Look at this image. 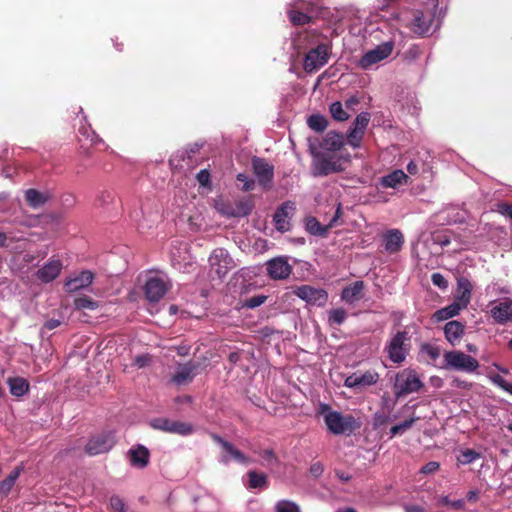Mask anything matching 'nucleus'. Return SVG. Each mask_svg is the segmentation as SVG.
<instances>
[{"label":"nucleus","mask_w":512,"mask_h":512,"mask_svg":"<svg viewBox=\"0 0 512 512\" xmlns=\"http://www.w3.org/2000/svg\"><path fill=\"white\" fill-rule=\"evenodd\" d=\"M432 240L441 247L448 246L451 243V233L448 231L434 233Z\"/></svg>","instance_id":"8fccbe9b"},{"label":"nucleus","mask_w":512,"mask_h":512,"mask_svg":"<svg viewBox=\"0 0 512 512\" xmlns=\"http://www.w3.org/2000/svg\"><path fill=\"white\" fill-rule=\"evenodd\" d=\"M201 501L203 502H207L208 504H210V508H204L200 505V509L203 511V512H208L209 510H212L214 508L217 507V501L214 497H212L211 495H205L201 498Z\"/></svg>","instance_id":"052dcab7"},{"label":"nucleus","mask_w":512,"mask_h":512,"mask_svg":"<svg viewBox=\"0 0 512 512\" xmlns=\"http://www.w3.org/2000/svg\"><path fill=\"white\" fill-rule=\"evenodd\" d=\"M492 317L499 323L512 321V301L504 300L491 309Z\"/></svg>","instance_id":"c756f323"},{"label":"nucleus","mask_w":512,"mask_h":512,"mask_svg":"<svg viewBox=\"0 0 512 512\" xmlns=\"http://www.w3.org/2000/svg\"><path fill=\"white\" fill-rule=\"evenodd\" d=\"M237 180L241 183H243V190L244 191H250L254 188V180L247 176L245 173H239L236 176Z\"/></svg>","instance_id":"5fc2aeb1"},{"label":"nucleus","mask_w":512,"mask_h":512,"mask_svg":"<svg viewBox=\"0 0 512 512\" xmlns=\"http://www.w3.org/2000/svg\"><path fill=\"white\" fill-rule=\"evenodd\" d=\"M199 365L196 363L188 362L183 365H179L176 369L175 374L172 377V381L176 385H183L193 380L196 375V370Z\"/></svg>","instance_id":"b1692460"},{"label":"nucleus","mask_w":512,"mask_h":512,"mask_svg":"<svg viewBox=\"0 0 512 512\" xmlns=\"http://www.w3.org/2000/svg\"><path fill=\"white\" fill-rule=\"evenodd\" d=\"M214 208L224 217H245L252 211L253 204L249 200H238L234 203L226 202L223 199L214 201Z\"/></svg>","instance_id":"0eeeda50"},{"label":"nucleus","mask_w":512,"mask_h":512,"mask_svg":"<svg viewBox=\"0 0 512 512\" xmlns=\"http://www.w3.org/2000/svg\"><path fill=\"white\" fill-rule=\"evenodd\" d=\"M23 470L24 467L21 464L17 466L3 481L0 482V494L7 495L11 491Z\"/></svg>","instance_id":"c9c22d12"},{"label":"nucleus","mask_w":512,"mask_h":512,"mask_svg":"<svg viewBox=\"0 0 512 512\" xmlns=\"http://www.w3.org/2000/svg\"><path fill=\"white\" fill-rule=\"evenodd\" d=\"M444 361L445 368L466 373H473L479 367V363L475 358L458 350L446 352L444 354Z\"/></svg>","instance_id":"423d86ee"},{"label":"nucleus","mask_w":512,"mask_h":512,"mask_svg":"<svg viewBox=\"0 0 512 512\" xmlns=\"http://www.w3.org/2000/svg\"><path fill=\"white\" fill-rule=\"evenodd\" d=\"M62 268V261L52 258L37 270L36 277L42 283H50L60 275Z\"/></svg>","instance_id":"4be33fe9"},{"label":"nucleus","mask_w":512,"mask_h":512,"mask_svg":"<svg viewBox=\"0 0 512 512\" xmlns=\"http://www.w3.org/2000/svg\"><path fill=\"white\" fill-rule=\"evenodd\" d=\"M439 503L442 504V505H450L454 509H459L460 510V509L464 508V501L463 500L459 499V500L451 501L448 496H441L439 498Z\"/></svg>","instance_id":"6e6d98bb"},{"label":"nucleus","mask_w":512,"mask_h":512,"mask_svg":"<svg viewBox=\"0 0 512 512\" xmlns=\"http://www.w3.org/2000/svg\"><path fill=\"white\" fill-rule=\"evenodd\" d=\"M197 180L201 185H203V186L207 185L210 180V174H209L208 170H206V169L200 170L197 173Z\"/></svg>","instance_id":"680f3d73"},{"label":"nucleus","mask_w":512,"mask_h":512,"mask_svg":"<svg viewBox=\"0 0 512 512\" xmlns=\"http://www.w3.org/2000/svg\"><path fill=\"white\" fill-rule=\"evenodd\" d=\"M339 212H340V208L338 207L335 217L332 219V221L330 222V224L328 226H322L320 224V222L314 217L307 218L306 223H305L306 230L312 235L324 236L327 233L328 228L332 226L333 222L338 217Z\"/></svg>","instance_id":"72a5a7b5"},{"label":"nucleus","mask_w":512,"mask_h":512,"mask_svg":"<svg viewBox=\"0 0 512 512\" xmlns=\"http://www.w3.org/2000/svg\"><path fill=\"white\" fill-rule=\"evenodd\" d=\"M424 386L418 373L413 369H404L395 376L393 392L396 399L419 392Z\"/></svg>","instance_id":"39448f33"},{"label":"nucleus","mask_w":512,"mask_h":512,"mask_svg":"<svg viewBox=\"0 0 512 512\" xmlns=\"http://www.w3.org/2000/svg\"><path fill=\"white\" fill-rule=\"evenodd\" d=\"M444 334L446 340L455 346L460 342V339L464 335V325L456 320L449 321L444 326Z\"/></svg>","instance_id":"cd10ccee"},{"label":"nucleus","mask_w":512,"mask_h":512,"mask_svg":"<svg viewBox=\"0 0 512 512\" xmlns=\"http://www.w3.org/2000/svg\"><path fill=\"white\" fill-rule=\"evenodd\" d=\"M408 176L404 173L403 170L396 169L391 173L383 176L379 180V184L383 188H393L396 189L399 186L405 184L407 182Z\"/></svg>","instance_id":"c85d7f7f"},{"label":"nucleus","mask_w":512,"mask_h":512,"mask_svg":"<svg viewBox=\"0 0 512 512\" xmlns=\"http://www.w3.org/2000/svg\"><path fill=\"white\" fill-rule=\"evenodd\" d=\"M147 361H148V358L146 356H138L135 359V364L139 368H141V367H144L146 365Z\"/></svg>","instance_id":"774afa93"},{"label":"nucleus","mask_w":512,"mask_h":512,"mask_svg":"<svg viewBox=\"0 0 512 512\" xmlns=\"http://www.w3.org/2000/svg\"><path fill=\"white\" fill-rule=\"evenodd\" d=\"M472 284L467 278H459L457 281V289L454 303L465 309L470 303Z\"/></svg>","instance_id":"393cba45"},{"label":"nucleus","mask_w":512,"mask_h":512,"mask_svg":"<svg viewBox=\"0 0 512 512\" xmlns=\"http://www.w3.org/2000/svg\"><path fill=\"white\" fill-rule=\"evenodd\" d=\"M329 111L333 119L337 121L343 122L350 117L349 113L343 108V104L339 101L333 102L329 107Z\"/></svg>","instance_id":"37998d69"},{"label":"nucleus","mask_w":512,"mask_h":512,"mask_svg":"<svg viewBox=\"0 0 512 512\" xmlns=\"http://www.w3.org/2000/svg\"><path fill=\"white\" fill-rule=\"evenodd\" d=\"M79 134L89 140L91 144H97L102 142V139L92 130L90 125H82L79 128Z\"/></svg>","instance_id":"de8ad7c7"},{"label":"nucleus","mask_w":512,"mask_h":512,"mask_svg":"<svg viewBox=\"0 0 512 512\" xmlns=\"http://www.w3.org/2000/svg\"><path fill=\"white\" fill-rule=\"evenodd\" d=\"M152 428L166 433L187 436L193 433L194 428L190 423L175 421L164 417L152 419L150 421Z\"/></svg>","instance_id":"6e6552de"},{"label":"nucleus","mask_w":512,"mask_h":512,"mask_svg":"<svg viewBox=\"0 0 512 512\" xmlns=\"http://www.w3.org/2000/svg\"><path fill=\"white\" fill-rule=\"evenodd\" d=\"M488 377L494 385L498 386L501 389L506 384V380L499 374H489Z\"/></svg>","instance_id":"0e129e2a"},{"label":"nucleus","mask_w":512,"mask_h":512,"mask_svg":"<svg viewBox=\"0 0 512 512\" xmlns=\"http://www.w3.org/2000/svg\"><path fill=\"white\" fill-rule=\"evenodd\" d=\"M99 307L97 301L89 296L83 295L74 300V308L76 310H96Z\"/></svg>","instance_id":"79ce46f5"},{"label":"nucleus","mask_w":512,"mask_h":512,"mask_svg":"<svg viewBox=\"0 0 512 512\" xmlns=\"http://www.w3.org/2000/svg\"><path fill=\"white\" fill-rule=\"evenodd\" d=\"M60 325V321L57 319H50L45 323V328L48 330H53Z\"/></svg>","instance_id":"338daca9"},{"label":"nucleus","mask_w":512,"mask_h":512,"mask_svg":"<svg viewBox=\"0 0 512 512\" xmlns=\"http://www.w3.org/2000/svg\"><path fill=\"white\" fill-rule=\"evenodd\" d=\"M411 350V335L406 330L392 331L384 346V353L394 364H402Z\"/></svg>","instance_id":"20e7f679"},{"label":"nucleus","mask_w":512,"mask_h":512,"mask_svg":"<svg viewBox=\"0 0 512 512\" xmlns=\"http://www.w3.org/2000/svg\"><path fill=\"white\" fill-rule=\"evenodd\" d=\"M172 265L179 271L188 272L193 266L192 258L188 253V245H183V253L179 249H173L171 252Z\"/></svg>","instance_id":"a878e982"},{"label":"nucleus","mask_w":512,"mask_h":512,"mask_svg":"<svg viewBox=\"0 0 512 512\" xmlns=\"http://www.w3.org/2000/svg\"><path fill=\"white\" fill-rule=\"evenodd\" d=\"M10 393L15 397H22L29 391V383L22 377H11L7 380Z\"/></svg>","instance_id":"f704fd0d"},{"label":"nucleus","mask_w":512,"mask_h":512,"mask_svg":"<svg viewBox=\"0 0 512 512\" xmlns=\"http://www.w3.org/2000/svg\"><path fill=\"white\" fill-rule=\"evenodd\" d=\"M329 48L326 44H318L315 48L310 49L304 59V70L311 73L320 69L328 62Z\"/></svg>","instance_id":"9b49d317"},{"label":"nucleus","mask_w":512,"mask_h":512,"mask_svg":"<svg viewBox=\"0 0 512 512\" xmlns=\"http://www.w3.org/2000/svg\"><path fill=\"white\" fill-rule=\"evenodd\" d=\"M405 512H426V510L419 505H405Z\"/></svg>","instance_id":"69168bd1"},{"label":"nucleus","mask_w":512,"mask_h":512,"mask_svg":"<svg viewBox=\"0 0 512 512\" xmlns=\"http://www.w3.org/2000/svg\"><path fill=\"white\" fill-rule=\"evenodd\" d=\"M295 212V204L291 201L284 202L275 212L273 221L275 227L280 232H286L290 230L291 219Z\"/></svg>","instance_id":"a211bd4d"},{"label":"nucleus","mask_w":512,"mask_h":512,"mask_svg":"<svg viewBox=\"0 0 512 512\" xmlns=\"http://www.w3.org/2000/svg\"><path fill=\"white\" fill-rule=\"evenodd\" d=\"M444 8L446 0H427L421 8L409 14L400 15L392 12L389 17H382L392 29L400 31L402 27H406L417 37H427L439 29Z\"/></svg>","instance_id":"f257e3e1"},{"label":"nucleus","mask_w":512,"mask_h":512,"mask_svg":"<svg viewBox=\"0 0 512 512\" xmlns=\"http://www.w3.org/2000/svg\"><path fill=\"white\" fill-rule=\"evenodd\" d=\"M363 289V281H356L342 290L341 299L349 304H353L362 298Z\"/></svg>","instance_id":"2f4dec72"},{"label":"nucleus","mask_w":512,"mask_h":512,"mask_svg":"<svg viewBox=\"0 0 512 512\" xmlns=\"http://www.w3.org/2000/svg\"><path fill=\"white\" fill-rule=\"evenodd\" d=\"M288 16L294 25H303L310 21V16L300 11L295 5L288 9Z\"/></svg>","instance_id":"58836bf2"},{"label":"nucleus","mask_w":512,"mask_h":512,"mask_svg":"<svg viewBox=\"0 0 512 512\" xmlns=\"http://www.w3.org/2000/svg\"><path fill=\"white\" fill-rule=\"evenodd\" d=\"M295 294L310 305L322 307L327 303L328 294L322 288L302 285L296 288Z\"/></svg>","instance_id":"4468645a"},{"label":"nucleus","mask_w":512,"mask_h":512,"mask_svg":"<svg viewBox=\"0 0 512 512\" xmlns=\"http://www.w3.org/2000/svg\"><path fill=\"white\" fill-rule=\"evenodd\" d=\"M347 318V312L343 308L332 309L328 312V323L331 326H339Z\"/></svg>","instance_id":"c03bdc74"},{"label":"nucleus","mask_w":512,"mask_h":512,"mask_svg":"<svg viewBox=\"0 0 512 512\" xmlns=\"http://www.w3.org/2000/svg\"><path fill=\"white\" fill-rule=\"evenodd\" d=\"M127 455L131 465L134 467L144 468L149 462V451L142 445H138L136 448H131Z\"/></svg>","instance_id":"7c9ffc66"},{"label":"nucleus","mask_w":512,"mask_h":512,"mask_svg":"<svg viewBox=\"0 0 512 512\" xmlns=\"http://www.w3.org/2000/svg\"><path fill=\"white\" fill-rule=\"evenodd\" d=\"M213 439L219 443L224 451V454L221 456L220 462L223 464H228L230 459H233L234 461L247 465L249 463V459L240 451L238 450L232 443L222 439L218 435H213Z\"/></svg>","instance_id":"aec40b11"},{"label":"nucleus","mask_w":512,"mask_h":512,"mask_svg":"<svg viewBox=\"0 0 512 512\" xmlns=\"http://www.w3.org/2000/svg\"><path fill=\"white\" fill-rule=\"evenodd\" d=\"M266 299L267 297L265 295H256L250 297L243 302V307H246L248 309H254L256 307L261 306L266 301Z\"/></svg>","instance_id":"603ef678"},{"label":"nucleus","mask_w":512,"mask_h":512,"mask_svg":"<svg viewBox=\"0 0 512 512\" xmlns=\"http://www.w3.org/2000/svg\"><path fill=\"white\" fill-rule=\"evenodd\" d=\"M115 444L113 433H103L92 437L86 444L85 451L91 456L108 452Z\"/></svg>","instance_id":"dca6fc26"},{"label":"nucleus","mask_w":512,"mask_h":512,"mask_svg":"<svg viewBox=\"0 0 512 512\" xmlns=\"http://www.w3.org/2000/svg\"><path fill=\"white\" fill-rule=\"evenodd\" d=\"M369 122L370 114L368 112H361L356 116L347 134V143L354 149L361 146Z\"/></svg>","instance_id":"f8f14e48"},{"label":"nucleus","mask_w":512,"mask_h":512,"mask_svg":"<svg viewBox=\"0 0 512 512\" xmlns=\"http://www.w3.org/2000/svg\"><path fill=\"white\" fill-rule=\"evenodd\" d=\"M252 166L259 185L264 189L271 188L274 177V167L264 159L258 157L252 160Z\"/></svg>","instance_id":"f3484780"},{"label":"nucleus","mask_w":512,"mask_h":512,"mask_svg":"<svg viewBox=\"0 0 512 512\" xmlns=\"http://www.w3.org/2000/svg\"><path fill=\"white\" fill-rule=\"evenodd\" d=\"M481 454L472 450L466 449L461 451L460 455L457 457V461L461 465H467L473 463L475 460L479 459Z\"/></svg>","instance_id":"49530a36"},{"label":"nucleus","mask_w":512,"mask_h":512,"mask_svg":"<svg viewBox=\"0 0 512 512\" xmlns=\"http://www.w3.org/2000/svg\"><path fill=\"white\" fill-rule=\"evenodd\" d=\"M274 512H302L301 507L294 501L281 499L274 505Z\"/></svg>","instance_id":"ea45409f"},{"label":"nucleus","mask_w":512,"mask_h":512,"mask_svg":"<svg viewBox=\"0 0 512 512\" xmlns=\"http://www.w3.org/2000/svg\"><path fill=\"white\" fill-rule=\"evenodd\" d=\"M250 489H263L267 486V476L264 473H256L255 471H249L247 473Z\"/></svg>","instance_id":"4c0bfd02"},{"label":"nucleus","mask_w":512,"mask_h":512,"mask_svg":"<svg viewBox=\"0 0 512 512\" xmlns=\"http://www.w3.org/2000/svg\"><path fill=\"white\" fill-rule=\"evenodd\" d=\"M461 310H462V308L458 304L453 302L450 305L437 310L433 314V319L438 322L445 321L447 319H450V318L458 315Z\"/></svg>","instance_id":"e433bc0d"},{"label":"nucleus","mask_w":512,"mask_h":512,"mask_svg":"<svg viewBox=\"0 0 512 512\" xmlns=\"http://www.w3.org/2000/svg\"><path fill=\"white\" fill-rule=\"evenodd\" d=\"M268 275L272 279H286L292 272V266L286 257L279 256L269 260L266 264Z\"/></svg>","instance_id":"412c9836"},{"label":"nucleus","mask_w":512,"mask_h":512,"mask_svg":"<svg viewBox=\"0 0 512 512\" xmlns=\"http://www.w3.org/2000/svg\"><path fill=\"white\" fill-rule=\"evenodd\" d=\"M431 281L435 286L439 287L442 290L448 287V281L441 273H433L431 276Z\"/></svg>","instance_id":"4d7b16f0"},{"label":"nucleus","mask_w":512,"mask_h":512,"mask_svg":"<svg viewBox=\"0 0 512 512\" xmlns=\"http://www.w3.org/2000/svg\"><path fill=\"white\" fill-rule=\"evenodd\" d=\"M439 467H440L439 462L430 461L421 468L420 472L423 474H432V473L436 472L439 469Z\"/></svg>","instance_id":"bf43d9fd"},{"label":"nucleus","mask_w":512,"mask_h":512,"mask_svg":"<svg viewBox=\"0 0 512 512\" xmlns=\"http://www.w3.org/2000/svg\"><path fill=\"white\" fill-rule=\"evenodd\" d=\"M419 418L418 417H412L410 419H407L397 425H394L393 427H391L390 429V434H391V437H394L396 435H401L403 434L405 431H407L408 429H410L412 427V425L418 420Z\"/></svg>","instance_id":"a18cd8bd"},{"label":"nucleus","mask_w":512,"mask_h":512,"mask_svg":"<svg viewBox=\"0 0 512 512\" xmlns=\"http://www.w3.org/2000/svg\"><path fill=\"white\" fill-rule=\"evenodd\" d=\"M109 507L112 512H125L127 509L124 500L117 495L111 496Z\"/></svg>","instance_id":"3c124183"},{"label":"nucleus","mask_w":512,"mask_h":512,"mask_svg":"<svg viewBox=\"0 0 512 512\" xmlns=\"http://www.w3.org/2000/svg\"><path fill=\"white\" fill-rule=\"evenodd\" d=\"M379 380V374L374 370H368L365 372H354L344 381V386L352 389H363L376 384Z\"/></svg>","instance_id":"ddd939ff"},{"label":"nucleus","mask_w":512,"mask_h":512,"mask_svg":"<svg viewBox=\"0 0 512 512\" xmlns=\"http://www.w3.org/2000/svg\"><path fill=\"white\" fill-rule=\"evenodd\" d=\"M168 287L169 280L165 274L152 275L144 285L145 296L150 302H157L166 294Z\"/></svg>","instance_id":"1a4fd4ad"},{"label":"nucleus","mask_w":512,"mask_h":512,"mask_svg":"<svg viewBox=\"0 0 512 512\" xmlns=\"http://www.w3.org/2000/svg\"><path fill=\"white\" fill-rule=\"evenodd\" d=\"M24 195L27 204L33 209L42 207L49 199L48 193L40 192L33 188L27 189Z\"/></svg>","instance_id":"473e14b6"},{"label":"nucleus","mask_w":512,"mask_h":512,"mask_svg":"<svg viewBox=\"0 0 512 512\" xmlns=\"http://www.w3.org/2000/svg\"><path fill=\"white\" fill-rule=\"evenodd\" d=\"M309 152L312 156V173L314 176L322 177L344 170L343 162L349 161V156H337L335 153L325 152L318 149L317 140L309 139Z\"/></svg>","instance_id":"f03ea898"},{"label":"nucleus","mask_w":512,"mask_h":512,"mask_svg":"<svg viewBox=\"0 0 512 512\" xmlns=\"http://www.w3.org/2000/svg\"><path fill=\"white\" fill-rule=\"evenodd\" d=\"M404 243V237L400 230L391 229L384 234V247L385 250L394 254L401 250Z\"/></svg>","instance_id":"bb28decb"},{"label":"nucleus","mask_w":512,"mask_h":512,"mask_svg":"<svg viewBox=\"0 0 512 512\" xmlns=\"http://www.w3.org/2000/svg\"><path fill=\"white\" fill-rule=\"evenodd\" d=\"M307 124L315 132H323L328 126V121L322 115L313 114L307 119Z\"/></svg>","instance_id":"a19ab883"},{"label":"nucleus","mask_w":512,"mask_h":512,"mask_svg":"<svg viewBox=\"0 0 512 512\" xmlns=\"http://www.w3.org/2000/svg\"><path fill=\"white\" fill-rule=\"evenodd\" d=\"M320 413L329 432L335 435H350L356 429L360 428V423L352 415H343L342 413L332 410L329 405L321 404Z\"/></svg>","instance_id":"7ed1b4c3"},{"label":"nucleus","mask_w":512,"mask_h":512,"mask_svg":"<svg viewBox=\"0 0 512 512\" xmlns=\"http://www.w3.org/2000/svg\"><path fill=\"white\" fill-rule=\"evenodd\" d=\"M421 352L426 354L433 361L438 359L441 354L438 346L429 343H425L421 346Z\"/></svg>","instance_id":"09e8293b"},{"label":"nucleus","mask_w":512,"mask_h":512,"mask_svg":"<svg viewBox=\"0 0 512 512\" xmlns=\"http://www.w3.org/2000/svg\"><path fill=\"white\" fill-rule=\"evenodd\" d=\"M318 143V141L316 142ZM345 145V138L343 134L335 132V131H329L325 137L323 138V141L319 144H317L318 149L325 152L335 153Z\"/></svg>","instance_id":"5701e85b"},{"label":"nucleus","mask_w":512,"mask_h":512,"mask_svg":"<svg viewBox=\"0 0 512 512\" xmlns=\"http://www.w3.org/2000/svg\"><path fill=\"white\" fill-rule=\"evenodd\" d=\"M392 51L393 43L384 42L364 53L360 58L358 65L365 70L371 69L374 65L389 57Z\"/></svg>","instance_id":"9d476101"},{"label":"nucleus","mask_w":512,"mask_h":512,"mask_svg":"<svg viewBox=\"0 0 512 512\" xmlns=\"http://www.w3.org/2000/svg\"><path fill=\"white\" fill-rule=\"evenodd\" d=\"M497 212L502 216L507 217L512 220V205L507 203H499L497 205Z\"/></svg>","instance_id":"13d9d810"},{"label":"nucleus","mask_w":512,"mask_h":512,"mask_svg":"<svg viewBox=\"0 0 512 512\" xmlns=\"http://www.w3.org/2000/svg\"><path fill=\"white\" fill-rule=\"evenodd\" d=\"M323 472H324V467H323L322 463H320V462H315L310 467V473L315 478H318L319 476H321Z\"/></svg>","instance_id":"e2e57ef3"},{"label":"nucleus","mask_w":512,"mask_h":512,"mask_svg":"<svg viewBox=\"0 0 512 512\" xmlns=\"http://www.w3.org/2000/svg\"><path fill=\"white\" fill-rule=\"evenodd\" d=\"M12 209L10 196L6 192L0 193V213H8Z\"/></svg>","instance_id":"864d4df0"},{"label":"nucleus","mask_w":512,"mask_h":512,"mask_svg":"<svg viewBox=\"0 0 512 512\" xmlns=\"http://www.w3.org/2000/svg\"><path fill=\"white\" fill-rule=\"evenodd\" d=\"M209 264L211 269L220 278L224 277L233 267V262L229 253L223 248H217L211 253L209 257Z\"/></svg>","instance_id":"2eb2a0df"},{"label":"nucleus","mask_w":512,"mask_h":512,"mask_svg":"<svg viewBox=\"0 0 512 512\" xmlns=\"http://www.w3.org/2000/svg\"><path fill=\"white\" fill-rule=\"evenodd\" d=\"M94 279V274L90 270H82L77 274L69 276L64 282V288L68 293L88 288Z\"/></svg>","instance_id":"6ab92c4d"}]
</instances>
